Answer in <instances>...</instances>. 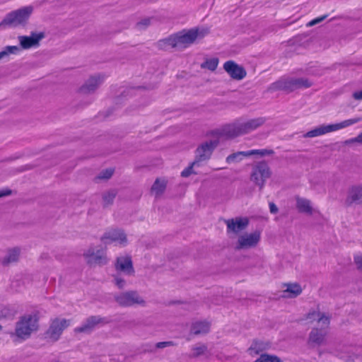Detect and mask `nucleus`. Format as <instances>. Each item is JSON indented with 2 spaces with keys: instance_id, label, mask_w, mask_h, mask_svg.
Wrapping results in <instances>:
<instances>
[{
  "instance_id": "obj_14",
  "label": "nucleus",
  "mask_w": 362,
  "mask_h": 362,
  "mask_svg": "<svg viewBox=\"0 0 362 362\" xmlns=\"http://www.w3.org/2000/svg\"><path fill=\"white\" fill-rule=\"evenodd\" d=\"M69 320L64 318H56L52 320L49 329L47 332V337L57 341L61 337L63 331L69 326Z\"/></svg>"
},
{
  "instance_id": "obj_26",
  "label": "nucleus",
  "mask_w": 362,
  "mask_h": 362,
  "mask_svg": "<svg viewBox=\"0 0 362 362\" xmlns=\"http://www.w3.org/2000/svg\"><path fill=\"white\" fill-rule=\"evenodd\" d=\"M269 348V344L268 342L261 340H255L248 348L247 352L250 356H255L260 353L267 351Z\"/></svg>"
},
{
  "instance_id": "obj_48",
  "label": "nucleus",
  "mask_w": 362,
  "mask_h": 362,
  "mask_svg": "<svg viewBox=\"0 0 362 362\" xmlns=\"http://www.w3.org/2000/svg\"><path fill=\"white\" fill-rule=\"evenodd\" d=\"M339 66H362V64H356V63H351V62H343V63H341V64H339Z\"/></svg>"
},
{
  "instance_id": "obj_23",
  "label": "nucleus",
  "mask_w": 362,
  "mask_h": 362,
  "mask_svg": "<svg viewBox=\"0 0 362 362\" xmlns=\"http://www.w3.org/2000/svg\"><path fill=\"white\" fill-rule=\"evenodd\" d=\"M167 185L168 180L166 178H157L151 188V194L156 198L161 197L165 191Z\"/></svg>"
},
{
  "instance_id": "obj_29",
  "label": "nucleus",
  "mask_w": 362,
  "mask_h": 362,
  "mask_svg": "<svg viewBox=\"0 0 362 362\" xmlns=\"http://www.w3.org/2000/svg\"><path fill=\"white\" fill-rule=\"evenodd\" d=\"M104 77L102 76L90 77L83 87L84 92L90 93L94 91L102 83Z\"/></svg>"
},
{
  "instance_id": "obj_19",
  "label": "nucleus",
  "mask_w": 362,
  "mask_h": 362,
  "mask_svg": "<svg viewBox=\"0 0 362 362\" xmlns=\"http://www.w3.org/2000/svg\"><path fill=\"white\" fill-rule=\"evenodd\" d=\"M295 201L296 207L298 212L308 216H311L315 213L316 211L310 199L300 196H296Z\"/></svg>"
},
{
  "instance_id": "obj_38",
  "label": "nucleus",
  "mask_w": 362,
  "mask_h": 362,
  "mask_svg": "<svg viewBox=\"0 0 362 362\" xmlns=\"http://www.w3.org/2000/svg\"><path fill=\"white\" fill-rule=\"evenodd\" d=\"M114 170L112 168H107L102 170L98 175L97 179L99 180H106L110 179L113 175Z\"/></svg>"
},
{
  "instance_id": "obj_44",
  "label": "nucleus",
  "mask_w": 362,
  "mask_h": 362,
  "mask_svg": "<svg viewBox=\"0 0 362 362\" xmlns=\"http://www.w3.org/2000/svg\"><path fill=\"white\" fill-rule=\"evenodd\" d=\"M354 262L358 269L362 271V255H356L354 257Z\"/></svg>"
},
{
  "instance_id": "obj_40",
  "label": "nucleus",
  "mask_w": 362,
  "mask_h": 362,
  "mask_svg": "<svg viewBox=\"0 0 362 362\" xmlns=\"http://www.w3.org/2000/svg\"><path fill=\"white\" fill-rule=\"evenodd\" d=\"M345 144L346 145L358 144L362 146V132L356 136L346 140Z\"/></svg>"
},
{
  "instance_id": "obj_18",
  "label": "nucleus",
  "mask_w": 362,
  "mask_h": 362,
  "mask_svg": "<svg viewBox=\"0 0 362 362\" xmlns=\"http://www.w3.org/2000/svg\"><path fill=\"white\" fill-rule=\"evenodd\" d=\"M302 286L296 282L284 284L281 286L282 296L286 298H295L303 293Z\"/></svg>"
},
{
  "instance_id": "obj_9",
  "label": "nucleus",
  "mask_w": 362,
  "mask_h": 362,
  "mask_svg": "<svg viewBox=\"0 0 362 362\" xmlns=\"http://www.w3.org/2000/svg\"><path fill=\"white\" fill-rule=\"evenodd\" d=\"M86 263L90 267L104 266L109 262L105 248L100 246H90L83 254Z\"/></svg>"
},
{
  "instance_id": "obj_35",
  "label": "nucleus",
  "mask_w": 362,
  "mask_h": 362,
  "mask_svg": "<svg viewBox=\"0 0 362 362\" xmlns=\"http://www.w3.org/2000/svg\"><path fill=\"white\" fill-rule=\"evenodd\" d=\"M153 18H145L137 22L135 25V29L139 31L146 30L151 24Z\"/></svg>"
},
{
  "instance_id": "obj_3",
  "label": "nucleus",
  "mask_w": 362,
  "mask_h": 362,
  "mask_svg": "<svg viewBox=\"0 0 362 362\" xmlns=\"http://www.w3.org/2000/svg\"><path fill=\"white\" fill-rule=\"evenodd\" d=\"M38 318L35 314L21 316L16 324L14 335L21 340L28 339L38 329Z\"/></svg>"
},
{
  "instance_id": "obj_49",
  "label": "nucleus",
  "mask_w": 362,
  "mask_h": 362,
  "mask_svg": "<svg viewBox=\"0 0 362 362\" xmlns=\"http://www.w3.org/2000/svg\"><path fill=\"white\" fill-rule=\"evenodd\" d=\"M327 17V15H324L322 16L318 17L315 19H313V21L315 22V24H317L320 22H322L323 20H325Z\"/></svg>"
},
{
  "instance_id": "obj_37",
  "label": "nucleus",
  "mask_w": 362,
  "mask_h": 362,
  "mask_svg": "<svg viewBox=\"0 0 362 362\" xmlns=\"http://www.w3.org/2000/svg\"><path fill=\"white\" fill-rule=\"evenodd\" d=\"M317 322L318 326L321 327L320 329L326 330V328L329 324V319L325 313H320V316L319 317Z\"/></svg>"
},
{
  "instance_id": "obj_12",
  "label": "nucleus",
  "mask_w": 362,
  "mask_h": 362,
  "mask_svg": "<svg viewBox=\"0 0 362 362\" xmlns=\"http://www.w3.org/2000/svg\"><path fill=\"white\" fill-rule=\"evenodd\" d=\"M272 150L267 149H255L246 151H237L228 155L226 158V162L229 165L236 164L240 163L245 158H248L250 156L262 158L272 155Z\"/></svg>"
},
{
  "instance_id": "obj_7",
  "label": "nucleus",
  "mask_w": 362,
  "mask_h": 362,
  "mask_svg": "<svg viewBox=\"0 0 362 362\" xmlns=\"http://www.w3.org/2000/svg\"><path fill=\"white\" fill-rule=\"evenodd\" d=\"M272 170L265 162H259L254 165L250 173V182L262 191L272 176Z\"/></svg>"
},
{
  "instance_id": "obj_33",
  "label": "nucleus",
  "mask_w": 362,
  "mask_h": 362,
  "mask_svg": "<svg viewBox=\"0 0 362 362\" xmlns=\"http://www.w3.org/2000/svg\"><path fill=\"white\" fill-rule=\"evenodd\" d=\"M253 362H284V361L274 354H262Z\"/></svg>"
},
{
  "instance_id": "obj_25",
  "label": "nucleus",
  "mask_w": 362,
  "mask_h": 362,
  "mask_svg": "<svg viewBox=\"0 0 362 362\" xmlns=\"http://www.w3.org/2000/svg\"><path fill=\"white\" fill-rule=\"evenodd\" d=\"M101 322V318L97 316H92L88 317L86 321L80 327L75 329V332H90L96 325Z\"/></svg>"
},
{
  "instance_id": "obj_21",
  "label": "nucleus",
  "mask_w": 362,
  "mask_h": 362,
  "mask_svg": "<svg viewBox=\"0 0 362 362\" xmlns=\"http://www.w3.org/2000/svg\"><path fill=\"white\" fill-rule=\"evenodd\" d=\"M211 329V322L208 320H197L192 323L190 331L194 335H204Z\"/></svg>"
},
{
  "instance_id": "obj_1",
  "label": "nucleus",
  "mask_w": 362,
  "mask_h": 362,
  "mask_svg": "<svg viewBox=\"0 0 362 362\" xmlns=\"http://www.w3.org/2000/svg\"><path fill=\"white\" fill-rule=\"evenodd\" d=\"M209 33V28H194L182 30L161 39L156 42V47L161 50L168 51L171 49L182 51L192 45L197 39L203 38Z\"/></svg>"
},
{
  "instance_id": "obj_46",
  "label": "nucleus",
  "mask_w": 362,
  "mask_h": 362,
  "mask_svg": "<svg viewBox=\"0 0 362 362\" xmlns=\"http://www.w3.org/2000/svg\"><path fill=\"white\" fill-rule=\"evenodd\" d=\"M353 98L356 100H362V90L356 91L353 93Z\"/></svg>"
},
{
  "instance_id": "obj_52",
  "label": "nucleus",
  "mask_w": 362,
  "mask_h": 362,
  "mask_svg": "<svg viewBox=\"0 0 362 362\" xmlns=\"http://www.w3.org/2000/svg\"><path fill=\"white\" fill-rule=\"evenodd\" d=\"M315 22L313 21H310L308 23V26H313V25H315Z\"/></svg>"
},
{
  "instance_id": "obj_39",
  "label": "nucleus",
  "mask_w": 362,
  "mask_h": 362,
  "mask_svg": "<svg viewBox=\"0 0 362 362\" xmlns=\"http://www.w3.org/2000/svg\"><path fill=\"white\" fill-rule=\"evenodd\" d=\"M320 316V312L318 310H313L309 312L305 317V320L309 321L310 322L317 321L319 317Z\"/></svg>"
},
{
  "instance_id": "obj_47",
  "label": "nucleus",
  "mask_w": 362,
  "mask_h": 362,
  "mask_svg": "<svg viewBox=\"0 0 362 362\" xmlns=\"http://www.w3.org/2000/svg\"><path fill=\"white\" fill-rule=\"evenodd\" d=\"M11 194V191L8 189H3L0 191V198L6 196H8Z\"/></svg>"
},
{
  "instance_id": "obj_16",
  "label": "nucleus",
  "mask_w": 362,
  "mask_h": 362,
  "mask_svg": "<svg viewBox=\"0 0 362 362\" xmlns=\"http://www.w3.org/2000/svg\"><path fill=\"white\" fill-rule=\"evenodd\" d=\"M45 34L43 32H32L30 35H21L18 37L21 48L28 49L31 47H38L40 40L45 38Z\"/></svg>"
},
{
  "instance_id": "obj_43",
  "label": "nucleus",
  "mask_w": 362,
  "mask_h": 362,
  "mask_svg": "<svg viewBox=\"0 0 362 362\" xmlns=\"http://www.w3.org/2000/svg\"><path fill=\"white\" fill-rule=\"evenodd\" d=\"M223 68H243L236 64L234 61L229 60L224 63Z\"/></svg>"
},
{
  "instance_id": "obj_8",
  "label": "nucleus",
  "mask_w": 362,
  "mask_h": 362,
  "mask_svg": "<svg viewBox=\"0 0 362 362\" xmlns=\"http://www.w3.org/2000/svg\"><path fill=\"white\" fill-rule=\"evenodd\" d=\"M312 81L307 78H292L281 79L272 85V89L282 90L287 93H291L296 89L308 88L313 86Z\"/></svg>"
},
{
  "instance_id": "obj_13",
  "label": "nucleus",
  "mask_w": 362,
  "mask_h": 362,
  "mask_svg": "<svg viewBox=\"0 0 362 362\" xmlns=\"http://www.w3.org/2000/svg\"><path fill=\"white\" fill-rule=\"evenodd\" d=\"M250 221L247 217L237 216L225 221L226 232L230 237L238 236L243 233L249 226Z\"/></svg>"
},
{
  "instance_id": "obj_6",
  "label": "nucleus",
  "mask_w": 362,
  "mask_h": 362,
  "mask_svg": "<svg viewBox=\"0 0 362 362\" xmlns=\"http://www.w3.org/2000/svg\"><path fill=\"white\" fill-rule=\"evenodd\" d=\"M115 301L122 307H141L147 306L146 298L136 291H127L119 293L114 296Z\"/></svg>"
},
{
  "instance_id": "obj_20",
  "label": "nucleus",
  "mask_w": 362,
  "mask_h": 362,
  "mask_svg": "<svg viewBox=\"0 0 362 362\" xmlns=\"http://www.w3.org/2000/svg\"><path fill=\"white\" fill-rule=\"evenodd\" d=\"M346 202L349 205L361 204L362 185L351 186L348 191Z\"/></svg>"
},
{
  "instance_id": "obj_53",
  "label": "nucleus",
  "mask_w": 362,
  "mask_h": 362,
  "mask_svg": "<svg viewBox=\"0 0 362 362\" xmlns=\"http://www.w3.org/2000/svg\"><path fill=\"white\" fill-rule=\"evenodd\" d=\"M2 329V327L0 325V330Z\"/></svg>"
},
{
  "instance_id": "obj_32",
  "label": "nucleus",
  "mask_w": 362,
  "mask_h": 362,
  "mask_svg": "<svg viewBox=\"0 0 362 362\" xmlns=\"http://www.w3.org/2000/svg\"><path fill=\"white\" fill-rule=\"evenodd\" d=\"M201 166L202 165L194 159L193 162L181 172V176L182 177H188L191 175H196L197 174L196 168H200Z\"/></svg>"
},
{
  "instance_id": "obj_30",
  "label": "nucleus",
  "mask_w": 362,
  "mask_h": 362,
  "mask_svg": "<svg viewBox=\"0 0 362 362\" xmlns=\"http://www.w3.org/2000/svg\"><path fill=\"white\" fill-rule=\"evenodd\" d=\"M207 353V346L204 344L198 343L191 347L189 357L192 358L205 356Z\"/></svg>"
},
{
  "instance_id": "obj_22",
  "label": "nucleus",
  "mask_w": 362,
  "mask_h": 362,
  "mask_svg": "<svg viewBox=\"0 0 362 362\" xmlns=\"http://www.w3.org/2000/svg\"><path fill=\"white\" fill-rule=\"evenodd\" d=\"M266 119L264 117H257L241 122L245 134L256 130L262 126Z\"/></svg>"
},
{
  "instance_id": "obj_2",
  "label": "nucleus",
  "mask_w": 362,
  "mask_h": 362,
  "mask_svg": "<svg viewBox=\"0 0 362 362\" xmlns=\"http://www.w3.org/2000/svg\"><path fill=\"white\" fill-rule=\"evenodd\" d=\"M361 121V117H354L342 120L339 122L328 124H321L315 127L313 129L307 132L304 135V138H315L325 135L327 134L340 131L346 129Z\"/></svg>"
},
{
  "instance_id": "obj_34",
  "label": "nucleus",
  "mask_w": 362,
  "mask_h": 362,
  "mask_svg": "<svg viewBox=\"0 0 362 362\" xmlns=\"http://www.w3.org/2000/svg\"><path fill=\"white\" fill-rule=\"evenodd\" d=\"M228 76L233 80H241L246 76V71L245 69H226Z\"/></svg>"
},
{
  "instance_id": "obj_5",
  "label": "nucleus",
  "mask_w": 362,
  "mask_h": 362,
  "mask_svg": "<svg viewBox=\"0 0 362 362\" xmlns=\"http://www.w3.org/2000/svg\"><path fill=\"white\" fill-rule=\"evenodd\" d=\"M262 240V231L255 230L239 234L235 242V248L240 251H247L257 248Z\"/></svg>"
},
{
  "instance_id": "obj_50",
  "label": "nucleus",
  "mask_w": 362,
  "mask_h": 362,
  "mask_svg": "<svg viewBox=\"0 0 362 362\" xmlns=\"http://www.w3.org/2000/svg\"><path fill=\"white\" fill-rule=\"evenodd\" d=\"M170 343V342H159L157 344L156 346L158 348H164L165 346H167L168 345H169Z\"/></svg>"
},
{
  "instance_id": "obj_31",
  "label": "nucleus",
  "mask_w": 362,
  "mask_h": 362,
  "mask_svg": "<svg viewBox=\"0 0 362 362\" xmlns=\"http://www.w3.org/2000/svg\"><path fill=\"white\" fill-rule=\"evenodd\" d=\"M20 51L21 48L18 46H6L0 52V61L8 62L11 54H16Z\"/></svg>"
},
{
  "instance_id": "obj_24",
  "label": "nucleus",
  "mask_w": 362,
  "mask_h": 362,
  "mask_svg": "<svg viewBox=\"0 0 362 362\" xmlns=\"http://www.w3.org/2000/svg\"><path fill=\"white\" fill-rule=\"evenodd\" d=\"M339 358L344 362H362V351L349 349L341 353Z\"/></svg>"
},
{
  "instance_id": "obj_15",
  "label": "nucleus",
  "mask_w": 362,
  "mask_h": 362,
  "mask_svg": "<svg viewBox=\"0 0 362 362\" xmlns=\"http://www.w3.org/2000/svg\"><path fill=\"white\" fill-rule=\"evenodd\" d=\"M114 267L116 272L124 275L132 276L134 273L132 257L127 255L117 257Z\"/></svg>"
},
{
  "instance_id": "obj_27",
  "label": "nucleus",
  "mask_w": 362,
  "mask_h": 362,
  "mask_svg": "<svg viewBox=\"0 0 362 362\" xmlns=\"http://www.w3.org/2000/svg\"><path fill=\"white\" fill-rule=\"evenodd\" d=\"M224 134L228 138H235L245 134L241 122L227 126L224 129Z\"/></svg>"
},
{
  "instance_id": "obj_4",
  "label": "nucleus",
  "mask_w": 362,
  "mask_h": 362,
  "mask_svg": "<svg viewBox=\"0 0 362 362\" xmlns=\"http://www.w3.org/2000/svg\"><path fill=\"white\" fill-rule=\"evenodd\" d=\"M33 8L32 6H25L8 13L0 22V28L18 27L24 25L29 19Z\"/></svg>"
},
{
  "instance_id": "obj_10",
  "label": "nucleus",
  "mask_w": 362,
  "mask_h": 362,
  "mask_svg": "<svg viewBox=\"0 0 362 362\" xmlns=\"http://www.w3.org/2000/svg\"><path fill=\"white\" fill-rule=\"evenodd\" d=\"M218 144V139H209L202 142L196 148L194 159L201 165L202 163L209 160Z\"/></svg>"
},
{
  "instance_id": "obj_45",
  "label": "nucleus",
  "mask_w": 362,
  "mask_h": 362,
  "mask_svg": "<svg viewBox=\"0 0 362 362\" xmlns=\"http://www.w3.org/2000/svg\"><path fill=\"white\" fill-rule=\"evenodd\" d=\"M269 211L272 214H275L278 212L279 209L274 203L271 202V203H269Z\"/></svg>"
},
{
  "instance_id": "obj_11",
  "label": "nucleus",
  "mask_w": 362,
  "mask_h": 362,
  "mask_svg": "<svg viewBox=\"0 0 362 362\" xmlns=\"http://www.w3.org/2000/svg\"><path fill=\"white\" fill-rule=\"evenodd\" d=\"M101 240L106 243H115L119 247H125L129 243L127 234L120 228H112L106 231Z\"/></svg>"
},
{
  "instance_id": "obj_41",
  "label": "nucleus",
  "mask_w": 362,
  "mask_h": 362,
  "mask_svg": "<svg viewBox=\"0 0 362 362\" xmlns=\"http://www.w3.org/2000/svg\"><path fill=\"white\" fill-rule=\"evenodd\" d=\"M115 197L116 192L113 190H111L105 192L103 195V199L106 203L110 204L112 202Z\"/></svg>"
},
{
  "instance_id": "obj_28",
  "label": "nucleus",
  "mask_w": 362,
  "mask_h": 362,
  "mask_svg": "<svg viewBox=\"0 0 362 362\" xmlns=\"http://www.w3.org/2000/svg\"><path fill=\"white\" fill-rule=\"evenodd\" d=\"M21 254V249L19 247H13L8 249L4 257V264L14 263L18 261Z\"/></svg>"
},
{
  "instance_id": "obj_42",
  "label": "nucleus",
  "mask_w": 362,
  "mask_h": 362,
  "mask_svg": "<svg viewBox=\"0 0 362 362\" xmlns=\"http://www.w3.org/2000/svg\"><path fill=\"white\" fill-rule=\"evenodd\" d=\"M113 282H114L115 285L120 289L124 288L126 286L125 279L119 276H114Z\"/></svg>"
},
{
  "instance_id": "obj_51",
  "label": "nucleus",
  "mask_w": 362,
  "mask_h": 362,
  "mask_svg": "<svg viewBox=\"0 0 362 362\" xmlns=\"http://www.w3.org/2000/svg\"><path fill=\"white\" fill-rule=\"evenodd\" d=\"M2 308L5 311L4 316L9 314V310L6 307H3Z\"/></svg>"
},
{
  "instance_id": "obj_36",
  "label": "nucleus",
  "mask_w": 362,
  "mask_h": 362,
  "mask_svg": "<svg viewBox=\"0 0 362 362\" xmlns=\"http://www.w3.org/2000/svg\"><path fill=\"white\" fill-rule=\"evenodd\" d=\"M218 62L219 60L217 57L206 58L201 64V68H217Z\"/></svg>"
},
{
  "instance_id": "obj_17",
  "label": "nucleus",
  "mask_w": 362,
  "mask_h": 362,
  "mask_svg": "<svg viewBox=\"0 0 362 362\" xmlns=\"http://www.w3.org/2000/svg\"><path fill=\"white\" fill-rule=\"evenodd\" d=\"M326 334L327 332L324 329L313 328L308 335V344L310 347H319L325 343Z\"/></svg>"
}]
</instances>
